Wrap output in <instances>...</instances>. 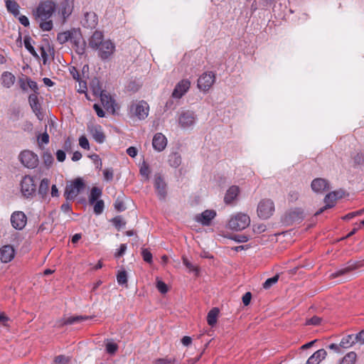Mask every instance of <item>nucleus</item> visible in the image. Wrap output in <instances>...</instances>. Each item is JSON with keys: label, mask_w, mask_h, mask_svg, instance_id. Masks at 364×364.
Here are the masks:
<instances>
[{"label": "nucleus", "mask_w": 364, "mask_h": 364, "mask_svg": "<svg viewBox=\"0 0 364 364\" xmlns=\"http://www.w3.org/2000/svg\"><path fill=\"white\" fill-rule=\"evenodd\" d=\"M102 196V190L98 187H93L91 189L90 195L89 196V203L93 205L96 200Z\"/></svg>", "instance_id": "36"}, {"label": "nucleus", "mask_w": 364, "mask_h": 364, "mask_svg": "<svg viewBox=\"0 0 364 364\" xmlns=\"http://www.w3.org/2000/svg\"><path fill=\"white\" fill-rule=\"evenodd\" d=\"M141 255L145 262L148 263H151L152 262V254L147 249L142 250Z\"/></svg>", "instance_id": "51"}, {"label": "nucleus", "mask_w": 364, "mask_h": 364, "mask_svg": "<svg viewBox=\"0 0 364 364\" xmlns=\"http://www.w3.org/2000/svg\"><path fill=\"white\" fill-rule=\"evenodd\" d=\"M80 22L83 27L92 29L98 23V17L94 11H85Z\"/></svg>", "instance_id": "14"}, {"label": "nucleus", "mask_w": 364, "mask_h": 364, "mask_svg": "<svg viewBox=\"0 0 364 364\" xmlns=\"http://www.w3.org/2000/svg\"><path fill=\"white\" fill-rule=\"evenodd\" d=\"M149 107L144 101L133 103L130 107L131 113L139 119H144L149 114Z\"/></svg>", "instance_id": "8"}, {"label": "nucleus", "mask_w": 364, "mask_h": 364, "mask_svg": "<svg viewBox=\"0 0 364 364\" xmlns=\"http://www.w3.org/2000/svg\"><path fill=\"white\" fill-rule=\"evenodd\" d=\"M219 310L218 308L212 309L208 314L207 322L209 326H213L217 323Z\"/></svg>", "instance_id": "32"}, {"label": "nucleus", "mask_w": 364, "mask_h": 364, "mask_svg": "<svg viewBox=\"0 0 364 364\" xmlns=\"http://www.w3.org/2000/svg\"><path fill=\"white\" fill-rule=\"evenodd\" d=\"M341 197L342 194L339 191H332L327 194L324 198V203L326 205L321 208L318 211H316L315 215H318L323 213L326 210L333 208L335 205L336 200L338 198Z\"/></svg>", "instance_id": "12"}, {"label": "nucleus", "mask_w": 364, "mask_h": 364, "mask_svg": "<svg viewBox=\"0 0 364 364\" xmlns=\"http://www.w3.org/2000/svg\"><path fill=\"white\" fill-rule=\"evenodd\" d=\"M176 362V359L171 357H166L164 358H158L156 359L153 364H174Z\"/></svg>", "instance_id": "44"}, {"label": "nucleus", "mask_w": 364, "mask_h": 364, "mask_svg": "<svg viewBox=\"0 0 364 364\" xmlns=\"http://www.w3.org/2000/svg\"><path fill=\"white\" fill-rule=\"evenodd\" d=\"M216 216V212L213 210H206L201 214L196 216V220L203 225H209L211 220Z\"/></svg>", "instance_id": "19"}, {"label": "nucleus", "mask_w": 364, "mask_h": 364, "mask_svg": "<svg viewBox=\"0 0 364 364\" xmlns=\"http://www.w3.org/2000/svg\"><path fill=\"white\" fill-rule=\"evenodd\" d=\"M93 108H94L95 111L96 112L97 115L99 117H105V112L103 111V109H102L100 105H99L97 104H95L93 105Z\"/></svg>", "instance_id": "56"}, {"label": "nucleus", "mask_w": 364, "mask_h": 364, "mask_svg": "<svg viewBox=\"0 0 364 364\" xmlns=\"http://www.w3.org/2000/svg\"><path fill=\"white\" fill-rule=\"evenodd\" d=\"M103 42H105L103 33L97 30L89 39V46L96 50Z\"/></svg>", "instance_id": "25"}, {"label": "nucleus", "mask_w": 364, "mask_h": 364, "mask_svg": "<svg viewBox=\"0 0 364 364\" xmlns=\"http://www.w3.org/2000/svg\"><path fill=\"white\" fill-rule=\"evenodd\" d=\"M1 81L4 87L9 88L15 82V76L9 72H4L1 75Z\"/></svg>", "instance_id": "29"}, {"label": "nucleus", "mask_w": 364, "mask_h": 364, "mask_svg": "<svg viewBox=\"0 0 364 364\" xmlns=\"http://www.w3.org/2000/svg\"><path fill=\"white\" fill-rule=\"evenodd\" d=\"M140 174L144 176L146 180L149 178V175L151 173V171L148 164L145 161H143L140 166Z\"/></svg>", "instance_id": "41"}, {"label": "nucleus", "mask_w": 364, "mask_h": 364, "mask_svg": "<svg viewBox=\"0 0 364 364\" xmlns=\"http://www.w3.org/2000/svg\"><path fill=\"white\" fill-rule=\"evenodd\" d=\"M32 41L33 40L29 36H26L23 39L24 46L33 56L38 58L37 53L32 46Z\"/></svg>", "instance_id": "37"}, {"label": "nucleus", "mask_w": 364, "mask_h": 364, "mask_svg": "<svg viewBox=\"0 0 364 364\" xmlns=\"http://www.w3.org/2000/svg\"><path fill=\"white\" fill-rule=\"evenodd\" d=\"M88 130L96 142L102 144L105 141V135L102 131V127L99 124H92L88 126Z\"/></svg>", "instance_id": "18"}, {"label": "nucleus", "mask_w": 364, "mask_h": 364, "mask_svg": "<svg viewBox=\"0 0 364 364\" xmlns=\"http://www.w3.org/2000/svg\"><path fill=\"white\" fill-rule=\"evenodd\" d=\"M215 81V75L213 72L204 73L198 80V87L204 92L208 91Z\"/></svg>", "instance_id": "9"}, {"label": "nucleus", "mask_w": 364, "mask_h": 364, "mask_svg": "<svg viewBox=\"0 0 364 364\" xmlns=\"http://www.w3.org/2000/svg\"><path fill=\"white\" fill-rule=\"evenodd\" d=\"M278 279H279L278 274H277L271 278L267 279L263 284V288L265 289L270 288L273 284H276L278 282Z\"/></svg>", "instance_id": "45"}, {"label": "nucleus", "mask_w": 364, "mask_h": 364, "mask_svg": "<svg viewBox=\"0 0 364 364\" xmlns=\"http://www.w3.org/2000/svg\"><path fill=\"white\" fill-rule=\"evenodd\" d=\"M57 40L60 44H64L70 41L76 53L79 55H82L85 51V42L82 39V36L80 29L72 28L64 32L59 33L57 36Z\"/></svg>", "instance_id": "2"}, {"label": "nucleus", "mask_w": 364, "mask_h": 364, "mask_svg": "<svg viewBox=\"0 0 364 364\" xmlns=\"http://www.w3.org/2000/svg\"><path fill=\"white\" fill-rule=\"evenodd\" d=\"M98 49V55L102 60H108L115 51V45L110 40L103 42Z\"/></svg>", "instance_id": "10"}, {"label": "nucleus", "mask_w": 364, "mask_h": 364, "mask_svg": "<svg viewBox=\"0 0 364 364\" xmlns=\"http://www.w3.org/2000/svg\"><path fill=\"white\" fill-rule=\"evenodd\" d=\"M137 149L134 146H130L127 149V154L132 158L137 155Z\"/></svg>", "instance_id": "63"}, {"label": "nucleus", "mask_w": 364, "mask_h": 364, "mask_svg": "<svg viewBox=\"0 0 364 364\" xmlns=\"http://www.w3.org/2000/svg\"><path fill=\"white\" fill-rule=\"evenodd\" d=\"M156 287L161 294H166L168 291L167 285L161 280L157 279Z\"/></svg>", "instance_id": "50"}, {"label": "nucleus", "mask_w": 364, "mask_h": 364, "mask_svg": "<svg viewBox=\"0 0 364 364\" xmlns=\"http://www.w3.org/2000/svg\"><path fill=\"white\" fill-rule=\"evenodd\" d=\"M112 221L114 227L118 230L124 227L126 225V223L123 220L121 216H117L114 218Z\"/></svg>", "instance_id": "46"}, {"label": "nucleus", "mask_w": 364, "mask_h": 364, "mask_svg": "<svg viewBox=\"0 0 364 364\" xmlns=\"http://www.w3.org/2000/svg\"><path fill=\"white\" fill-rule=\"evenodd\" d=\"M167 145V139L166 136L161 133H156L152 140L153 148L158 151H163Z\"/></svg>", "instance_id": "22"}, {"label": "nucleus", "mask_w": 364, "mask_h": 364, "mask_svg": "<svg viewBox=\"0 0 364 364\" xmlns=\"http://www.w3.org/2000/svg\"><path fill=\"white\" fill-rule=\"evenodd\" d=\"M274 210L273 200L269 198H264L258 203L257 208V215L262 220H267L273 215Z\"/></svg>", "instance_id": "3"}, {"label": "nucleus", "mask_w": 364, "mask_h": 364, "mask_svg": "<svg viewBox=\"0 0 364 364\" xmlns=\"http://www.w3.org/2000/svg\"><path fill=\"white\" fill-rule=\"evenodd\" d=\"M27 85L30 87L31 90L33 91V94H36V95L38 94V86L36 82L32 80L30 78H27Z\"/></svg>", "instance_id": "49"}, {"label": "nucleus", "mask_w": 364, "mask_h": 364, "mask_svg": "<svg viewBox=\"0 0 364 364\" xmlns=\"http://www.w3.org/2000/svg\"><path fill=\"white\" fill-rule=\"evenodd\" d=\"M168 164L171 166L177 168L181 164V155L177 152L171 153L168 156Z\"/></svg>", "instance_id": "33"}, {"label": "nucleus", "mask_w": 364, "mask_h": 364, "mask_svg": "<svg viewBox=\"0 0 364 364\" xmlns=\"http://www.w3.org/2000/svg\"><path fill=\"white\" fill-rule=\"evenodd\" d=\"M251 299H252V294L250 292H246L243 296H242V302L244 304L245 306H247L250 304V301H251Z\"/></svg>", "instance_id": "60"}, {"label": "nucleus", "mask_w": 364, "mask_h": 364, "mask_svg": "<svg viewBox=\"0 0 364 364\" xmlns=\"http://www.w3.org/2000/svg\"><path fill=\"white\" fill-rule=\"evenodd\" d=\"M79 144L84 149H86V150H89L90 149L89 141H88L87 139L86 138V136H81L80 137V139H79Z\"/></svg>", "instance_id": "52"}, {"label": "nucleus", "mask_w": 364, "mask_h": 364, "mask_svg": "<svg viewBox=\"0 0 364 364\" xmlns=\"http://www.w3.org/2000/svg\"><path fill=\"white\" fill-rule=\"evenodd\" d=\"M70 73L73 76V79H75V80H79L80 79H81L79 70L75 67H72L71 68H70Z\"/></svg>", "instance_id": "54"}, {"label": "nucleus", "mask_w": 364, "mask_h": 364, "mask_svg": "<svg viewBox=\"0 0 364 364\" xmlns=\"http://www.w3.org/2000/svg\"><path fill=\"white\" fill-rule=\"evenodd\" d=\"M250 223V218L247 214L237 213L232 217L228 223L231 230L240 231L245 229Z\"/></svg>", "instance_id": "4"}, {"label": "nucleus", "mask_w": 364, "mask_h": 364, "mask_svg": "<svg viewBox=\"0 0 364 364\" xmlns=\"http://www.w3.org/2000/svg\"><path fill=\"white\" fill-rule=\"evenodd\" d=\"M191 87V82L188 79H183L179 81L175 86L172 97L173 98H181L189 90Z\"/></svg>", "instance_id": "15"}, {"label": "nucleus", "mask_w": 364, "mask_h": 364, "mask_svg": "<svg viewBox=\"0 0 364 364\" xmlns=\"http://www.w3.org/2000/svg\"><path fill=\"white\" fill-rule=\"evenodd\" d=\"M357 355L355 352L351 351L347 353L341 360L340 364H355Z\"/></svg>", "instance_id": "39"}, {"label": "nucleus", "mask_w": 364, "mask_h": 364, "mask_svg": "<svg viewBox=\"0 0 364 364\" xmlns=\"http://www.w3.org/2000/svg\"><path fill=\"white\" fill-rule=\"evenodd\" d=\"M66 157V154L65 151L63 150H58L56 152V158L57 160L60 162H63L65 161Z\"/></svg>", "instance_id": "59"}, {"label": "nucleus", "mask_w": 364, "mask_h": 364, "mask_svg": "<svg viewBox=\"0 0 364 364\" xmlns=\"http://www.w3.org/2000/svg\"><path fill=\"white\" fill-rule=\"evenodd\" d=\"M357 268L356 263H351L350 262H348V265L346 267L341 268L336 272L332 273L331 274V278H336L342 275H344Z\"/></svg>", "instance_id": "28"}, {"label": "nucleus", "mask_w": 364, "mask_h": 364, "mask_svg": "<svg viewBox=\"0 0 364 364\" xmlns=\"http://www.w3.org/2000/svg\"><path fill=\"white\" fill-rule=\"evenodd\" d=\"M56 9L57 2L54 0H43L39 2L33 11V16L41 30L44 31L52 30L53 23L50 18Z\"/></svg>", "instance_id": "1"}, {"label": "nucleus", "mask_w": 364, "mask_h": 364, "mask_svg": "<svg viewBox=\"0 0 364 364\" xmlns=\"http://www.w3.org/2000/svg\"><path fill=\"white\" fill-rule=\"evenodd\" d=\"M100 100L107 111L111 112L112 113L115 112L114 100L105 91H101Z\"/></svg>", "instance_id": "23"}, {"label": "nucleus", "mask_w": 364, "mask_h": 364, "mask_svg": "<svg viewBox=\"0 0 364 364\" xmlns=\"http://www.w3.org/2000/svg\"><path fill=\"white\" fill-rule=\"evenodd\" d=\"M311 188L314 192L322 193L329 189V184L326 179L318 178L311 182Z\"/></svg>", "instance_id": "24"}, {"label": "nucleus", "mask_w": 364, "mask_h": 364, "mask_svg": "<svg viewBox=\"0 0 364 364\" xmlns=\"http://www.w3.org/2000/svg\"><path fill=\"white\" fill-rule=\"evenodd\" d=\"M48 142H49V135L46 132L43 133L41 135V136H39L38 138V143L39 146H41V143L47 144H48Z\"/></svg>", "instance_id": "53"}, {"label": "nucleus", "mask_w": 364, "mask_h": 364, "mask_svg": "<svg viewBox=\"0 0 364 364\" xmlns=\"http://www.w3.org/2000/svg\"><path fill=\"white\" fill-rule=\"evenodd\" d=\"M183 264L190 270V271H197L196 267H195L191 262L188 261V259L186 257H183Z\"/></svg>", "instance_id": "61"}, {"label": "nucleus", "mask_w": 364, "mask_h": 364, "mask_svg": "<svg viewBox=\"0 0 364 364\" xmlns=\"http://www.w3.org/2000/svg\"><path fill=\"white\" fill-rule=\"evenodd\" d=\"M117 350H118V346L117 343H115L114 342H108L106 344V351L109 354H111V355L114 354Z\"/></svg>", "instance_id": "47"}, {"label": "nucleus", "mask_w": 364, "mask_h": 364, "mask_svg": "<svg viewBox=\"0 0 364 364\" xmlns=\"http://www.w3.org/2000/svg\"><path fill=\"white\" fill-rule=\"evenodd\" d=\"M240 193V188L237 186H230L224 197V202L225 204L230 205L237 198Z\"/></svg>", "instance_id": "26"}, {"label": "nucleus", "mask_w": 364, "mask_h": 364, "mask_svg": "<svg viewBox=\"0 0 364 364\" xmlns=\"http://www.w3.org/2000/svg\"><path fill=\"white\" fill-rule=\"evenodd\" d=\"M85 183L80 178H76L65 187L64 196L67 200H73L85 188Z\"/></svg>", "instance_id": "5"}, {"label": "nucleus", "mask_w": 364, "mask_h": 364, "mask_svg": "<svg viewBox=\"0 0 364 364\" xmlns=\"http://www.w3.org/2000/svg\"><path fill=\"white\" fill-rule=\"evenodd\" d=\"M72 141L70 138H68L64 142L63 149L66 151H70L72 150Z\"/></svg>", "instance_id": "64"}, {"label": "nucleus", "mask_w": 364, "mask_h": 364, "mask_svg": "<svg viewBox=\"0 0 364 364\" xmlns=\"http://www.w3.org/2000/svg\"><path fill=\"white\" fill-rule=\"evenodd\" d=\"M6 7L8 11L12 14L14 16H17L20 14L19 5L14 0H6Z\"/></svg>", "instance_id": "31"}, {"label": "nucleus", "mask_w": 364, "mask_h": 364, "mask_svg": "<svg viewBox=\"0 0 364 364\" xmlns=\"http://www.w3.org/2000/svg\"><path fill=\"white\" fill-rule=\"evenodd\" d=\"M18 158L21 164L28 168H34L38 164V156L29 150H24L21 151Z\"/></svg>", "instance_id": "7"}, {"label": "nucleus", "mask_w": 364, "mask_h": 364, "mask_svg": "<svg viewBox=\"0 0 364 364\" xmlns=\"http://www.w3.org/2000/svg\"><path fill=\"white\" fill-rule=\"evenodd\" d=\"M92 316H70L68 318H66L64 321V324L65 325H72L77 323H80L84 321L91 319Z\"/></svg>", "instance_id": "34"}, {"label": "nucleus", "mask_w": 364, "mask_h": 364, "mask_svg": "<svg viewBox=\"0 0 364 364\" xmlns=\"http://www.w3.org/2000/svg\"><path fill=\"white\" fill-rule=\"evenodd\" d=\"M289 216L292 222H300L304 218V212L301 209H294L289 212Z\"/></svg>", "instance_id": "38"}, {"label": "nucleus", "mask_w": 364, "mask_h": 364, "mask_svg": "<svg viewBox=\"0 0 364 364\" xmlns=\"http://www.w3.org/2000/svg\"><path fill=\"white\" fill-rule=\"evenodd\" d=\"M15 256V250L10 245H4L0 248V260L4 263L11 262Z\"/></svg>", "instance_id": "17"}, {"label": "nucleus", "mask_w": 364, "mask_h": 364, "mask_svg": "<svg viewBox=\"0 0 364 364\" xmlns=\"http://www.w3.org/2000/svg\"><path fill=\"white\" fill-rule=\"evenodd\" d=\"M321 321H322L321 318H320L317 316H314L311 317V318L307 319L306 321L305 324L306 325H312V326H318V325H320Z\"/></svg>", "instance_id": "48"}, {"label": "nucleus", "mask_w": 364, "mask_h": 364, "mask_svg": "<svg viewBox=\"0 0 364 364\" xmlns=\"http://www.w3.org/2000/svg\"><path fill=\"white\" fill-rule=\"evenodd\" d=\"M79 84V88L77 89V91L79 92L84 93L87 90V83L85 81L82 80V79H80L79 80H77Z\"/></svg>", "instance_id": "55"}, {"label": "nucleus", "mask_w": 364, "mask_h": 364, "mask_svg": "<svg viewBox=\"0 0 364 364\" xmlns=\"http://www.w3.org/2000/svg\"><path fill=\"white\" fill-rule=\"evenodd\" d=\"M166 183L162 178L161 175L158 173L154 176V188L156 189L157 196L161 200H164L166 198Z\"/></svg>", "instance_id": "11"}, {"label": "nucleus", "mask_w": 364, "mask_h": 364, "mask_svg": "<svg viewBox=\"0 0 364 364\" xmlns=\"http://www.w3.org/2000/svg\"><path fill=\"white\" fill-rule=\"evenodd\" d=\"M49 183L50 181L48 178H43L40 183L38 193L43 198L46 197L48 193Z\"/></svg>", "instance_id": "35"}, {"label": "nucleus", "mask_w": 364, "mask_h": 364, "mask_svg": "<svg viewBox=\"0 0 364 364\" xmlns=\"http://www.w3.org/2000/svg\"><path fill=\"white\" fill-rule=\"evenodd\" d=\"M73 8L74 0H63L60 4L58 12L65 20L72 14Z\"/></svg>", "instance_id": "21"}, {"label": "nucleus", "mask_w": 364, "mask_h": 364, "mask_svg": "<svg viewBox=\"0 0 364 364\" xmlns=\"http://www.w3.org/2000/svg\"><path fill=\"white\" fill-rule=\"evenodd\" d=\"M326 355L327 353L325 349H319L309 358L306 364H319Z\"/></svg>", "instance_id": "27"}, {"label": "nucleus", "mask_w": 364, "mask_h": 364, "mask_svg": "<svg viewBox=\"0 0 364 364\" xmlns=\"http://www.w3.org/2000/svg\"><path fill=\"white\" fill-rule=\"evenodd\" d=\"M21 190L24 197H33L36 191L34 178L30 176H25L21 182Z\"/></svg>", "instance_id": "6"}, {"label": "nucleus", "mask_w": 364, "mask_h": 364, "mask_svg": "<svg viewBox=\"0 0 364 364\" xmlns=\"http://www.w3.org/2000/svg\"><path fill=\"white\" fill-rule=\"evenodd\" d=\"M105 179L112 181L113 179V171L111 169H105L103 172Z\"/></svg>", "instance_id": "62"}, {"label": "nucleus", "mask_w": 364, "mask_h": 364, "mask_svg": "<svg viewBox=\"0 0 364 364\" xmlns=\"http://www.w3.org/2000/svg\"><path fill=\"white\" fill-rule=\"evenodd\" d=\"M68 359L64 355H58L55 358V364H66Z\"/></svg>", "instance_id": "58"}, {"label": "nucleus", "mask_w": 364, "mask_h": 364, "mask_svg": "<svg viewBox=\"0 0 364 364\" xmlns=\"http://www.w3.org/2000/svg\"><path fill=\"white\" fill-rule=\"evenodd\" d=\"M28 102L33 112L36 114L37 118L40 120H42L43 118V114L41 111V107L38 102L37 95L36 94L30 95L28 97Z\"/></svg>", "instance_id": "20"}, {"label": "nucleus", "mask_w": 364, "mask_h": 364, "mask_svg": "<svg viewBox=\"0 0 364 364\" xmlns=\"http://www.w3.org/2000/svg\"><path fill=\"white\" fill-rule=\"evenodd\" d=\"M27 218L22 211H15L11 216V223L14 228L22 230L26 225Z\"/></svg>", "instance_id": "13"}, {"label": "nucleus", "mask_w": 364, "mask_h": 364, "mask_svg": "<svg viewBox=\"0 0 364 364\" xmlns=\"http://www.w3.org/2000/svg\"><path fill=\"white\" fill-rule=\"evenodd\" d=\"M127 250V245L126 244H121L119 249L117 250V252L115 253L116 257H122Z\"/></svg>", "instance_id": "57"}, {"label": "nucleus", "mask_w": 364, "mask_h": 364, "mask_svg": "<svg viewBox=\"0 0 364 364\" xmlns=\"http://www.w3.org/2000/svg\"><path fill=\"white\" fill-rule=\"evenodd\" d=\"M196 119V114L193 112L186 111L181 114L178 123L181 127L188 128L195 124Z\"/></svg>", "instance_id": "16"}, {"label": "nucleus", "mask_w": 364, "mask_h": 364, "mask_svg": "<svg viewBox=\"0 0 364 364\" xmlns=\"http://www.w3.org/2000/svg\"><path fill=\"white\" fill-rule=\"evenodd\" d=\"M117 280L119 284L124 285L127 284V273L125 270L118 272L117 275Z\"/></svg>", "instance_id": "42"}, {"label": "nucleus", "mask_w": 364, "mask_h": 364, "mask_svg": "<svg viewBox=\"0 0 364 364\" xmlns=\"http://www.w3.org/2000/svg\"><path fill=\"white\" fill-rule=\"evenodd\" d=\"M355 334H350L343 337L339 344L341 348H347L357 343Z\"/></svg>", "instance_id": "30"}, {"label": "nucleus", "mask_w": 364, "mask_h": 364, "mask_svg": "<svg viewBox=\"0 0 364 364\" xmlns=\"http://www.w3.org/2000/svg\"><path fill=\"white\" fill-rule=\"evenodd\" d=\"M93 205H94V208H93L94 213L96 215H100L104 210V208H105L104 201L102 200H96Z\"/></svg>", "instance_id": "43"}, {"label": "nucleus", "mask_w": 364, "mask_h": 364, "mask_svg": "<svg viewBox=\"0 0 364 364\" xmlns=\"http://www.w3.org/2000/svg\"><path fill=\"white\" fill-rule=\"evenodd\" d=\"M43 164L46 166L50 167L53 163L54 159L53 155L49 151H44L42 155Z\"/></svg>", "instance_id": "40"}]
</instances>
